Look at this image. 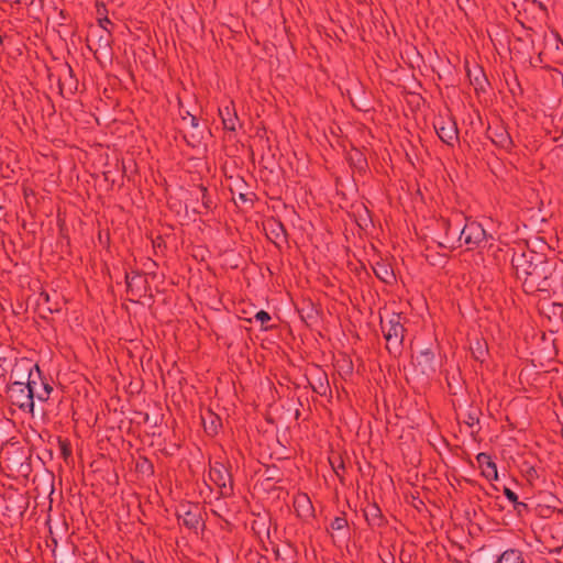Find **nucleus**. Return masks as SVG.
Here are the masks:
<instances>
[{
	"label": "nucleus",
	"mask_w": 563,
	"mask_h": 563,
	"mask_svg": "<svg viewBox=\"0 0 563 563\" xmlns=\"http://www.w3.org/2000/svg\"><path fill=\"white\" fill-rule=\"evenodd\" d=\"M68 73H69V75L71 76L73 70H71V68H70V67H68Z\"/></svg>",
	"instance_id": "nucleus-26"
},
{
	"label": "nucleus",
	"mask_w": 563,
	"mask_h": 563,
	"mask_svg": "<svg viewBox=\"0 0 563 563\" xmlns=\"http://www.w3.org/2000/svg\"><path fill=\"white\" fill-rule=\"evenodd\" d=\"M343 522H344L343 519L336 518L335 521H334L333 527H335L336 529H340L342 527Z\"/></svg>",
	"instance_id": "nucleus-22"
},
{
	"label": "nucleus",
	"mask_w": 563,
	"mask_h": 563,
	"mask_svg": "<svg viewBox=\"0 0 563 563\" xmlns=\"http://www.w3.org/2000/svg\"><path fill=\"white\" fill-rule=\"evenodd\" d=\"M201 191H202V203L205 205L206 208H210V200L207 197L206 188H202Z\"/></svg>",
	"instance_id": "nucleus-19"
},
{
	"label": "nucleus",
	"mask_w": 563,
	"mask_h": 563,
	"mask_svg": "<svg viewBox=\"0 0 563 563\" xmlns=\"http://www.w3.org/2000/svg\"><path fill=\"white\" fill-rule=\"evenodd\" d=\"M433 125L438 136L443 143L453 146L455 142H457L459 130L453 119L439 117L435 119Z\"/></svg>",
	"instance_id": "nucleus-5"
},
{
	"label": "nucleus",
	"mask_w": 563,
	"mask_h": 563,
	"mask_svg": "<svg viewBox=\"0 0 563 563\" xmlns=\"http://www.w3.org/2000/svg\"><path fill=\"white\" fill-rule=\"evenodd\" d=\"M375 273L377 277H379L384 282H388L389 278L394 277L393 273H390L386 266H379L378 268L375 269Z\"/></svg>",
	"instance_id": "nucleus-16"
},
{
	"label": "nucleus",
	"mask_w": 563,
	"mask_h": 563,
	"mask_svg": "<svg viewBox=\"0 0 563 563\" xmlns=\"http://www.w3.org/2000/svg\"><path fill=\"white\" fill-rule=\"evenodd\" d=\"M485 459L487 460V464L483 467V475L487 478V479H497L498 477V474H497V466L496 464L490 460V457L484 453H481L478 456H477V460L479 463H482V460Z\"/></svg>",
	"instance_id": "nucleus-11"
},
{
	"label": "nucleus",
	"mask_w": 563,
	"mask_h": 563,
	"mask_svg": "<svg viewBox=\"0 0 563 563\" xmlns=\"http://www.w3.org/2000/svg\"><path fill=\"white\" fill-rule=\"evenodd\" d=\"M220 114L222 117L223 125L227 130L234 131L235 130V121L236 115L231 113L230 108L225 107L224 109L220 110Z\"/></svg>",
	"instance_id": "nucleus-13"
},
{
	"label": "nucleus",
	"mask_w": 563,
	"mask_h": 563,
	"mask_svg": "<svg viewBox=\"0 0 563 563\" xmlns=\"http://www.w3.org/2000/svg\"><path fill=\"white\" fill-rule=\"evenodd\" d=\"M255 318H256V320H258V321H261L263 323L271 320V316L266 311H264V310L258 311L255 314Z\"/></svg>",
	"instance_id": "nucleus-17"
},
{
	"label": "nucleus",
	"mask_w": 563,
	"mask_h": 563,
	"mask_svg": "<svg viewBox=\"0 0 563 563\" xmlns=\"http://www.w3.org/2000/svg\"><path fill=\"white\" fill-rule=\"evenodd\" d=\"M380 328L389 351L399 350L405 336L402 317L399 313H391L387 318L380 317Z\"/></svg>",
	"instance_id": "nucleus-3"
},
{
	"label": "nucleus",
	"mask_w": 563,
	"mask_h": 563,
	"mask_svg": "<svg viewBox=\"0 0 563 563\" xmlns=\"http://www.w3.org/2000/svg\"><path fill=\"white\" fill-rule=\"evenodd\" d=\"M34 371L40 377L41 371L37 365L32 364L29 360L16 362L11 371V377L18 379L8 386V397L12 405L16 406L24 412H34Z\"/></svg>",
	"instance_id": "nucleus-1"
},
{
	"label": "nucleus",
	"mask_w": 563,
	"mask_h": 563,
	"mask_svg": "<svg viewBox=\"0 0 563 563\" xmlns=\"http://www.w3.org/2000/svg\"><path fill=\"white\" fill-rule=\"evenodd\" d=\"M489 137L495 145L501 148L507 150L512 145V140L509 133L503 126L490 130Z\"/></svg>",
	"instance_id": "nucleus-9"
},
{
	"label": "nucleus",
	"mask_w": 563,
	"mask_h": 563,
	"mask_svg": "<svg viewBox=\"0 0 563 563\" xmlns=\"http://www.w3.org/2000/svg\"><path fill=\"white\" fill-rule=\"evenodd\" d=\"M504 494H505V496L507 497V499H508L509 501H511L512 504H515V507H516V508H517V507H520V506L526 507V505H525L523 503H519V501H518V496H517V494H516L514 490H511L510 488H507V487H506V488L504 489Z\"/></svg>",
	"instance_id": "nucleus-15"
},
{
	"label": "nucleus",
	"mask_w": 563,
	"mask_h": 563,
	"mask_svg": "<svg viewBox=\"0 0 563 563\" xmlns=\"http://www.w3.org/2000/svg\"><path fill=\"white\" fill-rule=\"evenodd\" d=\"M191 123H192L194 126H197V120H196L195 117L191 119Z\"/></svg>",
	"instance_id": "nucleus-25"
},
{
	"label": "nucleus",
	"mask_w": 563,
	"mask_h": 563,
	"mask_svg": "<svg viewBox=\"0 0 563 563\" xmlns=\"http://www.w3.org/2000/svg\"><path fill=\"white\" fill-rule=\"evenodd\" d=\"M477 353L478 354H475V357L477 360H482V356L484 355L485 350H484V346L479 342L477 343Z\"/></svg>",
	"instance_id": "nucleus-20"
},
{
	"label": "nucleus",
	"mask_w": 563,
	"mask_h": 563,
	"mask_svg": "<svg viewBox=\"0 0 563 563\" xmlns=\"http://www.w3.org/2000/svg\"><path fill=\"white\" fill-rule=\"evenodd\" d=\"M496 563H526L523 553L517 549H508L504 551Z\"/></svg>",
	"instance_id": "nucleus-10"
},
{
	"label": "nucleus",
	"mask_w": 563,
	"mask_h": 563,
	"mask_svg": "<svg viewBox=\"0 0 563 563\" xmlns=\"http://www.w3.org/2000/svg\"><path fill=\"white\" fill-rule=\"evenodd\" d=\"M43 387H44L45 396H37V399L42 400V401H45V400L48 399L53 388L48 384H46V383L43 384Z\"/></svg>",
	"instance_id": "nucleus-18"
},
{
	"label": "nucleus",
	"mask_w": 563,
	"mask_h": 563,
	"mask_svg": "<svg viewBox=\"0 0 563 563\" xmlns=\"http://www.w3.org/2000/svg\"><path fill=\"white\" fill-rule=\"evenodd\" d=\"M205 430L210 434H216L221 427L220 418L212 412H208L207 417L202 418Z\"/></svg>",
	"instance_id": "nucleus-12"
},
{
	"label": "nucleus",
	"mask_w": 563,
	"mask_h": 563,
	"mask_svg": "<svg viewBox=\"0 0 563 563\" xmlns=\"http://www.w3.org/2000/svg\"><path fill=\"white\" fill-rule=\"evenodd\" d=\"M110 23H111V21L107 16L99 19V24L104 30L107 29V24H110Z\"/></svg>",
	"instance_id": "nucleus-21"
},
{
	"label": "nucleus",
	"mask_w": 563,
	"mask_h": 563,
	"mask_svg": "<svg viewBox=\"0 0 563 563\" xmlns=\"http://www.w3.org/2000/svg\"><path fill=\"white\" fill-rule=\"evenodd\" d=\"M139 276L137 275H134V276H130V275H126V283H128V286H131L134 282L135 278H137Z\"/></svg>",
	"instance_id": "nucleus-23"
},
{
	"label": "nucleus",
	"mask_w": 563,
	"mask_h": 563,
	"mask_svg": "<svg viewBox=\"0 0 563 563\" xmlns=\"http://www.w3.org/2000/svg\"><path fill=\"white\" fill-rule=\"evenodd\" d=\"M210 481L221 489L222 495L232 492V478L227 466L221 462H214L209 470Z\"/></svg>",
	"instance_id": "nucleus-6"
},
{
	"label": "nucleus",
	"mask_w": 563,
	"mask_h": 563,
	"mask_svg": "<svg viewBox=\"0 0 563 563\" xmlns=\"http://www.w3.org/2000/svg\"><path fill=\"white\" fill-rule=\"evenodd\" d=\"M482 465V468L487 464V460L483 459L482 460V463H479Z\"/></svg>",
	"instance_id": "nucleus-24"
},
{
	"label": "nucleus",
	"mask_w": 563,
	"mask_h": 563,
	"mask_svg": "<svg viewBox=\"0 0 563 563\" xmlns=\"http://www.w3.org/2000/svg\"><path fill=\"white\" fill-rule=\"evenodd\" d=\"M177 518L179 523L188 529H197L201 521L200 509L197 505H180L177 510Z\"/></svg>",
	"instance_id": "nucleus-7"
},
{
	"label": "nucleus",
	"mask_w": 563,
	"mask_h": 563,
	"mask_svg": "<svg viewBox=\"0 0 563 563\" xmlns=\"http://www.w3.org/2000/svg\"><path fill=\"white\" fill-rule=\"evenodd\" d=\"M37 396H45V393L37 394L36 397Z\"/></svg>",
	"instance_id": "nucleus-27"
},
{
	"label": "nucleus",
	"mask_w": 563,
	"mask_h": 563,
	"mask_svg": "<svg viewBox=\"0 0 563 563\" xmlns=\"http://www.w3.org/2000/svg\"><path fill=\"white\" fill-rule=\"evenodd\" d=\"M511 264L526 291L539 289L540 282L547 278L545 263L542 256L533 252H515Z\"/></svg>",
	"instance_id": "nucleus-2"
},
{
	"label": "nucleus",
	"mask_w": 563,
	"mask_h": 563,
	"mask_svg": "<svg viewBox=\"0 0 563 563\" xmlns=\"http://www.w3.org/2000/svg\"><path fill=\"white\" fill-rule=\"evenodd\" d=\"M488 238L492 235H488L482 224L476 221H467L460 233V241L468 249L478 247Z\"/></svg>",
	"instance_id": "nucleus-4"
},
{
	"label": "nucleus",
	"mask_w": 563,
	"mask_h": 563,
	"mask_svg": "<svg viewBox=\"0 0 563 563\" xmlns=\"http://www.w3.org/2000/svg\"><path fill=\"white\" fill-rule=\"evenodd\" d=\"M295 505L298 508H302L308 515L311 510V503L307 495H300L295 499Z\"/></svg>",
	"instance_id": "nucleus-14"
},
{
	"label": "nucleus",
	"mask_w": 563,
	"mask_h": 563,
	"mask_svg": "<svg viewBox=\"0 0 563 563\" xmlns=\"http://www.w3.org/2000/svg\"><path fill=\"white\" fill-rule=\"evenodd\" d=\"M417 364L421 367V372L426 375H429L431 373H434V354L431 350L426 349L419 352V354L416 356Z\"/></svg>",
	"instance_id": "nucleus-8"
}]
</instances>
